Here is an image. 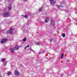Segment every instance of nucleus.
Listing matches in <instances>:
<instances>
[{
  "instance_id": "412c9836",
  "label": "nucleus",
  "mask_w": 77,
  "mask_h": 77,
  "mask_svg": "<svg viewBox=\"0 0 77 77\" xmlns=\"http://www.w3.org/2000/svg\"><path fill=\"white\" fill-rule=\"evenodd\" d=\"M49 41H50V42H51V41H53V39H51L49 40Z\"/></svg>"
},
{
  "instance_id": "2eb2a0df",
  "label": "nucleus",
  "mask_w": 77,
  "mask_h": 77,
  "mask_svg": "<svg viewBox=\"0 0 77 77\" xmlns=\"http://www.w3.org/2000/svg\"><path fill=\"white\" fill-rule=\"evenodd\" d=\"M62 36H63V37H65V33H63L62 34Z\"/></svg>"
},
{
  "instance_id": "a211bd4d",
  "label": "nucleus",
  "mask_w": 77,
  "mask_h": 77,
  "mask_svg": "<svg viewBox=\"0 0 77 77\" xmlns=\"http://www.w3.org/2000/svg\"><path fill=\"white\" fill-rule=\"evenodd\" d=\"M5 60H6V59H2V62H4V61H5Z\"/></svg>"
},
{
  "instance_id": "c85d7f7f",
  "label": "nucleus",
  "mask_w": 77,
  "mask_h": 77,
  "mask_svg": "<svg viewBox=\"0 0 77 77\" xmlns=\"http://www.w3.org/2000/svg\"><path fill=\"white\" fill-rule=\"evenodd\" d=\"M67 61H68V60H67Z\"/></svg>"
},
{
  "instance_id": "4468645a",
  "label": "nucleus",
  "mask_w": 77,
  "mask_h": 77,
  "mask_svg": "<svg viewBox=\"0 0 77 77\" xmlns=\"http://www.w3.org/2000/svg\"><path fill=\"white\" fill-rule=\"evenodd\" d=\"M42 7H41L39 9V12H41L42 11Z\"/></svg>"
},
{
  "instance_id": "6e6552de",
  "label": "nucleus",
  "mask_w": 77,
  "mask_h": 77,
  "mask_svg": "<svg viewBox=\"0 0 77 77\" xmlns=\"http://www.w3.org/2000/svg\"><path fill=\"white\" fill-rule=\"evenodd\" d=\"M51 24L53 25V26H54V20L53 19H51Z\"/></svg>"
},
{
  "instance_id": "7ed1b4c3",
  "label": "nucleus",
  "mask_w": 77,
  "mask_h": 77,
  "mask_svg": "<svg viewBox=\"0 0 77 77\" xmlns=\"http://www.w3.org/2000/svg\"><path fill=\"white\" fill-rule=\"evenodd\" d=\"M9 14L8 12H6L3 14L4 17H9Z\"/></svg>"
},
{
  "instance_id": "423d86ee",
  "label": "nucleus",
  "mask_w": 77,
  "mask_h": 77,
  "mask_svg": "<svg viewBox=\"0 0 77 77\" xmlns=\"http://www.w3.org/2000/svg\"><path fill=\"white\" fill-rule=\"evenodd\" d=\"M10 51L11 53H14V49H13V48H10Z\"/></svg>"
},
{
  "instance_id": "39448f33",
  "label": "nucleus",
  "mask_w": 77,
  "mask_h": 77,
  "mask_svg": "<svg viewBox=\"0 0 77 77\" xmlns=\"http://www.w3.org/2000/svg\"><path fill=\"white\" fill-rule=\"evenodd\" d=\"M7 41V39H4L1 41V44H3V43L6 42Z\"/></svg>"
},
{
  "instance_id": "393cba45",
  "label": "nucleus",
  "mask_w": 77,
  "mask_h": 77,
  "mask_svg": "<svg viewBox=\"0 0 77 77\" xmlns=\"http://www.w3.org/2000/svg\"><path fill=\"white\" fill-rule=\"evenodd\" d=\"M61 77H62V75H61Z\"/></svg>"
},
{
  "instance_id": "cd10ccee",
  "label": "nucleus",
  "mask_w": 77,
  "mask_h": 77,
  "mask_svg": "<svg viewBox=\"0 0 77 77\" xmlns=\"http://www.w3.org/2000/svg\"><path fill=\"white\" fill-rule=\"evenodd\" d=\"M76 25H77V23L76 24Z\"/></svg>"
},
{
  "instance_id": "bb28decb",
  "label": "nucleus",
  "mask_w": 77,
  "mask_h": 77,
  "mask_svg": "<svg viewBox=\"0 0 77 77\" xmlns=\"http://www.w3.org/2000/svg\"><path fill=\"white\" fill-rule=\"evenodd\" d=\"M24 1L26 0H23Z\"/></svg>"
},
{
  "instance_id": "5701e85b",
  "label": "nucleus",
  "mask_w": 77,
  "mask_h": 77,
  "mask_svg": "<svg viewBox=\"0 0 77 77\" xmlns=\"http://www.w3.org/2000/svg\"><path fill=\"white\" fill-rule=\"evenodd\" d=\"M41 52H40L39 53H38V54H41Z\"/></svg>"
},
{
  "instance_id": "1a4fd4ad",
  "label": "nucleus",
  "mask_w": 77,
  "mask_h": 77,
  "mask_svg": "<svg viewBox=\"0 0 77 77\" xmlns=\"http://www.w3.org/2000/svg\"><path fill=\"white\" fill-rule=\"evenodd\" d=\"M48 21H49V18L48 17L46 18V19L45 20V23H47Z\"/></svg>"
},
{
  "instance_id": "f257e3e1",
  "label": "nucleus",
  "mask_w": 77,
  "mask_h": 77,
  "mask_svg": "<svg viewBox=\"0 0 77 77\" xmlns=\"http://www.w3.org/2000/svg\"><path fill=\"white\" fill-rule=\"evenodd\" d=\"M8 1H9V3L10 6L8 7V9L9 11L11 10V8H12V6L11 5L12 3H13V2L14 0H8Z\"/></svg>"
},
{
  "instance_id": "f3484780",
  "label": "nucleus",
  "mask_w": 77,
  "mask_h": 77,
  "mask_svg": "<svg viewBox=\"0 0 77 77\" xmlns=\"http://www.w3.org/2000/svg\"><path fill=\"white\" fill-rule=\"evenodd\" d=\"M63 54H62L61 55V59H62L63 58Z\"/></svg>"
},
{
  "instance_id": "0eeeda50",
  "label": "nucleus",
  "mask_w": 77,
  "mask_h": 77,
  "mask_svg": "<svg viewBox=\"0 0 77 77\" xmlns=\"http://www.w3.org/2000/svg\"><path fill=\"white\" fill-rule=\"evenodd\" d=\"M51 4H54L56 2V0H50Z\"/></svg>"
},
{
  "instance_id": "f03ea898",
  "label": "nucleus",
  "mask_w": 77,
  "mask_h": 77,
  "mask_svg": "<svg viewBox=\"0 0 77 77\" xmlns=\"http://www.w3.org/2000/svg\"><path fill=\"white\" fill-rule=\"evenodd\" d=\"M13 30H14V29L11 28H10V30L7 32V33H9V34L12 33Z\"/></svg>"
},
{
  "instance_id": "20e7f679",
  "label": "nucleus",
  "mask_w": 77,
  "mask_h": 77,
  "mask_svg": "<svg viewBox=\"0 0 77 77\" xmlns=\"http://www.w3.org/2000/svg\"><path fill=\"white\" fill-rule=\"evenodd\" d=\"M15 75H16V76H18V75H20V73H19L18 71L17 70L15 71Z\"/></svg>"
},
{
  "instance_id": "9b49d317",
  "label": "nucleus",
  "mask_w": 77,
  "mask_h": 77,
  "mask_svg": "<svg viewBox=\"0 0 77 77\" xmlns=\"http://www.w3.org/2000/svg\"><path fill=\"white\" fill-rule=\"evenodd\" d=\"M21 17H23V18H27V17H28V16L27 15H25L24 16H23V15H22L21 16Z\"/></svg>"
},
{
  "instance_id": "a878e982",
  "label": "nucleus",
  "mask_w": 77,
  "mask_h": 77,
  "mask_svg": "<svg viewBox=\"0 0 77 77\" xmlns=\"http://www.w3.org/2000/svg\"><path fill=\"white\" fill-rule=\"evenodd\" d=\"M2 77V76H1V75H0V77Z\"/></svg>"
},
{
  "instance_id": "6ab92c4d",
  "label": "nucleus",
  "mask_w": 77,
  "mask_h": 77,
  "mask_svg": "<svg viewBox=\"0 0 77 77\" xmlns=\"http://www.w3.org/2000/svg\"><path fill=\"white\" fill-rule=\"evenodd\" d=\"M23 41H24V42H25V41H26V38L23 39Z\"/></svg>"
},
{
  "instance_id": "f8f14e48",
  "label": "nucleus",
  "mask_w": 77,
  "mask_h": 77,
  "mask_svg": "<svg viewBox=\"0 0 77 77\" xmlns=\"http://www.w3.org/2000/svg\"><path fill=\"white\" fill-rule=\"evenodd\" d=\"M11 72H8L7 73V75H11Z\"/></svg>"
},
{
  "instance_id": "ddd939ff",
  "label": "nucleus",
  "mask_w": 77,
  "mask_h": 77,
  "mask_svg": "<svg viewBox=\"0 0 77 77\" xmlns=\"http://www.w3.org/2000/svg\"><path fill=\"white\" fill-rule=\"evenodd\" d=\"M35 44H36V45H41V44H40V43H39V42H37Z\"/></svg>"
},
{
  "instance_id": "b1692460",
  "label": "nucleus",
  "mask_w": 77,
  "mask_h": 77,
  "mask_svg": "<svg viewBox=\"0 0 77 77\" xmlns=\"http://www.w3.org/2000/svg\"><path fill=\"white\" fill-rule=\"evenodd\" d=\"M60 6L61 7H63V6H62V5H60Z\"/></svg>"
},
{
  "instance_id": "aec40b11",
  "label": "nucleus",
  "mask_w": 77,
  "mask_h": 77,
  "mask_svg": "<svg viewBox=\"0 0 77 77\" xmlns=\"http://www.w3.org/2000/svg\"><path fill=\"white\" fill-rule=\"evenodd\" d=\"M30 50H31V51H32L33 52H34V53H35V52L34 51H33V50L32 48H30Z\"/></svg>"
},
{
  "instance_id": "dca6fc26",
  "label": "nucleus",
  "mask_w": 77,
  "mask_h": 77,
  "mask_svg": "<svg viewBox=\"0 0 77 77\" xmlns=\"http://www.w3.org/2000/svg\"><path fill=\"white\" fill-rule=\"evenodd\" d=\"M30 46V45H28L26 47H25V50H26V48H27V47H29Z\"/></svg>"
},
{
  "instance_id": "4be33fe9",
  "label": "nucleus",
  "mask_w": 77,
  "mask_h": 77,
  "mask_svg": "<svg viewBox=\"0 0 77 77\" xmlns=\"http://www.w3.org/2000/svg\"><path fill=\"white\" fill-rule=\"evenodd\" d=\"M4 65H5V66H6V63H5L4 64Z\"/></svg>"
},
{
  "instance_id": "9d476101",
  "label": "nucleus",
  "mask_w": 77,
  "mask_h": 77,
  "mask_svg": "<svg viewBox=\"0 0 77 77\" xmlns=\"http://www.w3.org/2000/svg\"><path fill=\"white\" fill-rule=\"evenodd\" d=\"M19 46H16L14 48V50H18L19 48Z\"/></svg>"
}]
</instances>
